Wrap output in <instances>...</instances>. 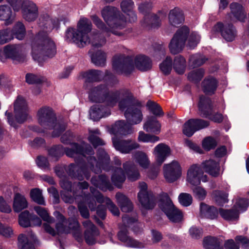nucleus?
Returning a JSON list of instances; mask_svg holds the SVG:
<instances>
[{
	"label": "nucleus",
	"mask_w": 249,
	"mask_h": 249,
	"mask_svg": "<svg viewBox=\"0 0 249 249\" xmlns=\"http://www.w3.org/2000/svg\"><path fill=\"white\" fill-rule=\"evenodd\" d=\"M64 153L68 157L74 158L76 163H71L69 166L68 172L71 176L79 180L85 178L88 179L90 176V171L97 174L102 169L106 171L111 169L110 158L103 149L98 150V160L91 156L94 153L91 146L85 142L81 145L73 143L71 148H65L61 145H57L49 150V155L55 160Z\"/></svg>",
	"instance_id": "1"
},
{
	"label": "nucleus",
	"mask_w": 249,
	"mask_h": 249,
	"mask_svg": "<svg viewBox=\"0 0 249 249\" xmlns=\"http://www.w3.org/2000/svg\"><path fill=\"white\" fill-rule=\"evenodd\" d=\"M90 101L93 102L105 103L107 106L113 107L118 101L120 109L124 110L127 123L131 125L140 124L143 118L140 108L132 104L133 96L126 89H112L110 84L100 85L91 89L89 93Z\"/></svg>",
	"instance_id": "2"
},
{
	"label": "nucleus",
	"mask_w": 249,
	"mask_h": 249,
	"mask_svg": "<svg viewBox=\"0 0 249 249\" xmlns=\"http://www.w3.org/2000/svg\"><path fill=\"white\" fill-rule=\"evenodd\" d=\"M59 22L56 18H51L47 14L40 16L38 24L46 31L39 32L32 42L31 53L34 60L40 61L46 56L53 57L56 54L55 44L48 36L47 32L58 28Z\"/></svg>",
	"instance_id": "3"
},
{
	"label": "nucleus",
	"mask_w": 249,
	"mask_h": 249,
	"mask_svg": "<svg viewBox=\"0 0 249 249\" xmlns=\"http://www.w3.org/2000/svg\"><path fill=\"white\" fill-rule=\"evenodd\" d=\"M92 23L89 19L86 18H81L77 23V28H69L65 32V40L69 42H73L79 47L91 43L95 48H99L104 46L106 40L103 34L109 36L111 33L107 34L102 32L99 33L92 32L91 36L89 34L92 30Z\"/></svg>",
	"instance_id": "4"
},
{
	"label": "nucleus",
	"mask_w": 249,
	"mask_h": 249,
	"mask_svg": "<svg viewBox=\"0 0 249 249\" xmlns=\"http://www.w3.org/2000/svg\"><path fill=\"white\" fill-rule=\"evenodd\" d=\"M101 14L108 27L98 17L92 15L91 18L96 27L107 34L111 33L116 36H122L121 30L125 28L126 21L118 9L114 7L106 6L102 10Z\"/></svg>",
	"instance_id": "5"
},
{
	"label": "nucleus",
	"mask_w": 249,
	"mask_h": 249,
	"mask_svg": "<svg viewBox=\"0 0 249 249\" xmlns=\"http://www.w3.org/2000/svg\"><path fill=\"white\" fill-rule=\"evenodd\" d=\"M136 67L141 71H146L152 68L151 60L147 56L140 55L133 58L123 55H116L113 61V69L119 74H129Z\"/></svg>",
	"instance_id": "6"
},
{
	"label": "nucleus",
	"mask_w": 249,
	"mask_h": 249,
	"mask_svg": "<svg viewBox=\"0 0 249 249\" xmlns=\"http://www.w3.org/2000/svg\"><path fill=\"white\" fill-rule=\"evenodd\" d=\"M189 29L186 26H183L178 30L169 45V48L172 54H177L181 52L184 47L185 42L188 39L187 46L190 49H194L199 43L200 36L197 33L194 32L189 35Z\"/></svg>",
	"instance_id": "7"
},
{
	"label": "nucleus",
	"mask_w": 249,
	"mask_h": 249,
	"mask_svg": "<svg viewBox=\"0 0 249 249\" xmlns=\"http://www.w3.org/2000/svg\"><path fill=\"white\" fill-rule=\"evenodd\" d=\"M39 124L45 129H53L52 136L57 137L65 129L66 124L58 122L53 109L47 106L39 108L37 113Z\"/></svg>",
	"instance_id": "8"
},
{
	"label": "nucleus",
	"mask_w": 249,
	"mask_h": 249,
	"mask_svg": "<svg viewBox=\"0 0 249 249\" xmlns=\"http://www.w3.org/2000/svg\"><path fill=\"white\" fill-rule=\"evenodd\" d=\"M159 207L170 221L178 222L182 219L181 212L175 207L166 193H163L160 194Z\"/></svg>",
	"instance_id": "9"
},
{
	"label": "nucleus",
	"mask_w": 249,
	"mask_h": 249,
	"mask_svg": "<svg viewBox=\"0 0 249 249\" xmlns=\"http://www.w3.org/2000/svg\"><path fill=\"white\" fill-rule=\"evenodd\" d=\"M199 110L203 117L208 118L214 122L220 123L223 120L222 115L220 113L213 114V106L209 98L204 96L200 97L198 103Z\"/></svg>",
	"instance_id": "10"
},
{
	"label": "nucleus",
	"mask_w": 249,
	"mask_h": 249,
	"mask_svg": "<svg viewBox=\"0 0 249 249\" xmlns=\"http://www.w3.org/2000/svg\"><path fill=\"white\" fill-rule=\"evenodd\" d=\"M249 206L248 200L245 198H240L236 202L234 207L236 210H226L220 208L218 212L220 216L227 221L237 220L239 213L246 211Z\"/></svg>",
	"instance_id": "11"
},
{
	"label": "nucleus",
	"mask_w": 249,
	"mask_h": 249,
	"mask_svg": "<svg viewBox=\"0 0 249 249\" xmlns=\"http://www.w3.org/2000/svg\"><path fill=\"white\" fill-rule=\"evenodd\" d=\"M140 189L138 194L139 201L145 209H151L155 205V200L152 192L148 190L147 185L144 182H139Z\"/></svg>",
	"instance_id": "12"
},
{
	"label": "nucleus",
	"mask_w": 249,
	"mask_h": 249,
	"mask_svg": "<svg viewBox=\"0 0 249 249\" xmlns=\"http://www.w3.org/2000/svg\"><path fill=\"white\" fill-rule=\"evenodd\" d=\"M81 200H77L79 211L81 216L84 218H88L89 216V211L85 204H87L91 211L96 209V198L91 193L90 194H83L81 195Z\"/></svg>",
	"instance_id": "13"
},
{
	"label": "nucleus",
	"mask_w": 249,
	"mask_h": 249,
	"mask_svg": "<svg viewBox=\"0 0 249 249\" xmlns=\"http://www.w3.org/2000/svg\"><path fill=\"white\" fill-rule=\"evenodd\" d=\"M164 177L169 182H173L181 176V168L179 163L173 160L171 163L165 164L163 166Z\"/></svg>",
	"instance_id": "14"
},
{
	"label": "nucleus",
	"mask_w": 249,
	"mask_h": 249,
	"mask_svg": "<svg viewBox=\"0 0 249 249\" xmlns=\"http://www.w3.org/2000/svg\"><path fill=\"white\" fill-rule=\"evenodd\" d=\"M15 119L18 123L24 122L28 118V107L25 99L18 96L14 104Z\"/></svg>",
	"instance_id": "15"
},
{
	"label": "nucleus",
	"mask_w": 249,
	"mask_h": 249,
	"mask_svg": "<svg viewBox=\"0 0 249 249\" xmlns=\"http://www.w3.org/2000/svg\"><path fill=\"white\" fill-rule=\"evenodd\" d=\"M106 77V80H112L114 84L118 83V80L109 71H106L105 74L100 71L96 70H90L82 73V77L85 79L87 82L99 81Z\"/></svg>",
	"instance_id": "16"
},
{
	"label": "nucleus",
	"mask_w": 249,
	"mask_h": 249,
	"mask_svg": "<svg viewBox=\"0 0 249 249\" xmlns=\"http://www.w3.org/2000/svg\"><path fill=\"white\" fill-rule=\"evenodd\" d=\"M187 181L192 185H197L200 183L207 181V176L203 175L201 167L197 164H193L187 171Z\"/></svg>",
	"instance_id": "17"
},
{
	"label": "nucleus",
	"mask_w": 249,
	"mask_h": 249,
	"mask_svg": "<svg viewBox=\"0 0 249 249\" xmlns=\"http://www.w3.org/2000/svg\"><path fill=\"white\" fill-rule=\"evenodd\" d=\"M112 141L115 149L124 154L129 153L132 150L140 147V144L130 139L122 140L112 137Z\"/></svg>",
	"instance_id": "18"
},
{
	"label": "nucleus",
	"mask_w": 249,
	"mask_h": 249,
	"mask_svg": "<svg viewBox=\"0 0 249 249\" xmlns=\"http://www.w3.org/2000/svg\"><path fill=\"white\" fill-rule=\"evenodd\" d=\"M20 9L23 18L27 21H34L38 17V7L33 1L24 0Z\"/></svg>",
	"instance_id": "19"
},
{
	"label": "nucleus",
	"mask_w": 249,
	"mask_h": 249,
	"mask_svg": "<svg viewBox=\"0 0 249 249\" xmlns=\"http://www.w3.org/2000/svg\"><path fill=\"white\" fill-rule=\"evenodd\" d=\"M54 214L57 220H59V222L56 224V230L51 226V223L47 222L43 224L45 231L53 236H55L57 234L68 233L69 230L64 228V223H65L64 217L58 212H55Z\"/></svg>",
	"instance_id": "20"
},
{
	"label": "nucleus",
	"mask_w": 249,
	"mask_h": 249,
	"mask_svg": "<svg viewBox=\"0 0 249 249\" xmlns=\"http://www.w3.org/2000/svg\"><path fill=\"white\" fill-rule=\"evenodd\" d=\"M4 53L6 57L11 58L19 62H23L25 55L22 46L19 45H10L4 48Z\"/></svg>",
	"instance_id": "21"
},
{
	"label": "nucleus",
	"mask_w": 249,
	"mask_h": 249,
	"mask_svg": "<svg viewBox=\"0 0 249 249\" xmlns=\"http://www.w3.org/2000/svg\"><path fill=\"white\" fill-rule=\"evenodd\" d=\"M108 132L114 135L113 137L117 138L118 136L131 134L134 132V129L132 126L126 124L124 121L121 120L112 125Z\"/></svg>",
	"instance_id": "22"
},
{
	"label": "nucleus",
	"mask_w": 249,
	"mask_h": 249,
	"mask_svg": "<svg viewBox=\"0 0 249 249\" xmlns=\"http://www.w3.org/2000/svg\"><path fill=\"white\" fill-rule=\"evenodd\" d=\"M166 14L163 12H159L158 14H149L145 16L142 24L144 27L149 29L156 28L159 27L162 19L166 17Z\"/></svg>",
	"instance_id": "23"
},
{
	"label": "nucleus",
	"mask_w": 249,
	"mask_h": 249,
	"mask_svg": "<svg viewBox=\"0 0 249 249\" xmlns=\"http://www.w3.org/2000/svg\"><path fill=\"white\" fill-rule=\"evenodd\" d=\"M90 191L96 198L97 202L101 204L105 203L110 212L114 215L118 216L119 215L120 212L119 209L108 197H104L96 188L91 187Z\"/></svg>",
	"instance_id": "24"
},
{
	"label": "nucleus",
	"mask_w": 249,
	"mask_h": 249,
	"mask_svg": "<svg viewBox=\"0 0 249 249\" xmlns=\"http://www.w3.org/2000/svg\"><path fill=\"white\" fill-rule=\"evenodd\" d=\"M170 153L171 149L170 147L163 143L158 144L155 147L153 154L155 156L156 163L159 167L169 156Z\"/></svg>",
	"instance_id": "25"
},
{
	"label": "nucleus",
	"mask_w": 249,
	"mask_h": 249,
	"mask_svg": "<svg viewBox=\"0 0 249 249\" xmlns=\"http://www.w3.org/2000/svg\"><path fill=\"white\" fill-rule=\"evenodd\" d=\"M215 32H220L223 38L228 41H231L235 38V30L231 24L223 25L219 22L216 24L213 28Z\"/></svg>",
	"instance_id": "26"
},
{
	"label": "nucleus",
	"mask_w": 249,
	"mask_h": 249,
	"mask_svg": "<svg viewBox=\"0 0 249 249\" xmlns=\"http://www.w3.org/2000/svg\"><path fill=\"white\" fill-rule=\"evenodd\" d=\"M118 236L119 239L127 247L142 249L146 246V244L131 238L128 235L127 232L125 231H120L118 232Z\"/></svg>",
	"instance_id": "27"
},
{
	"label": "nucleus",
	"mask_w": 249,
	"mask_h": 249,
	"mask_svg": "<svg viewBox=\"0 0 249 249\" xmlns=\"http://www.w3.org/2000/svg\"><path fill=\"white\" fill-rule=\"evenodd\" d=\"M83 225L86 229L85 231V238L89 245H92L95 242V237L99 234L98 231L90 220H86L83 222Z\"/></svg>",
	"instance_id": "28"
},
{
	"label": "nucleus",
	"mask_w": 249,
	"mask_h": 249,
	"mask_svg": "<svg viewBox=\"0 0 249 249\" xmlns=\"http://www.w3.org/2000/svg\"><path fill=\"white\" fill-rule=\"evenodd\" d=\"M89 113L91 119L97 121L103 117L108 116L110 114V111L107 107L96 105L90 108Z\"/></svg>",
	"instance_id": "29"
},
{
	"label": "nucleus",
	"mask_w": 249,
	"mask_h": 249,
	"mask_svg": "<svg viewBox=\"0 0 249 249\" xmlns=\"http://www.w3.org/2000/svg\"><path fill=\"white\" fill-rule=\"evenodd\" d=\"M36 239V236L32 233L27 235L21 234L18 237V247L20 249H35L34 243Z\"/></svg>",
	"instance_id": "30"
},
{
	"label": "nucleus",
	"mask_w": 249,
	"mask_h": 249,
	"mask_svg": "<svg viewBox=\"0 0 249 249\" xmlns=\"http://www.w3.org/2000/svg\"><path fill=\"white\" fill-rule=\"evenodd\" d=\"M122 11L126 14L129 22L137 20V17L134 12V3L132 0H123L120 3Z\"/></svg>",
	"instance_id": "31"
},
{
	"label": "nucleus",
	"mask_w": 249,
	"mask_h": 249,
	"mask_svg": "<svg viewBox=\"0 0 249 249\" xmlns=\"http://www.w3.org/2000/svg\"><path fill=\"white\" fill-rule=\"evenodd\" d=\"M201 166L204 170L213 177H217L220 175V166L218 161L212 159L203 161Z\"/></svg>",
	"instance_id": "32"
},
{
	"label": "nucleus",
	"mask_w": 249,
	"mask_h": 249,
	"mask_svg": "<svg viewBox=\"0 0 249 249\" xmlns=\"http://www.w3.org/2000/svg\"><path fill=\"white\" fill-rule=\"evenodd\" d=\"M143 129L147 132L159 134L161 130V124L154 117H149L143 125Z\"/></svg>",
	"instance_id": "33"
},
{
	"label": "nucleus",
	"mask_w": 249,
	"mask_h": 249,
	"mask_svg": "<svg viewBox=\"0 0 249 249\" xmlns=\"http://www.w3.org/2000/svg\"><path fill=\"white\" fill-rule=\"evenodd\" d=\"M168 19L170 24L173 26H177L181 24L184 20L182 11L178 7L171 10L168 15Z\"/></svg>",
	"instance_id": "34"
},
{
	"label": "nucleus",
	"mask_w": 249,
	"mask_h": 249,
	"mask_svg": "<svg viewBox=\"0 0 249 249\" xmlns=\"http://www.w3.org/2000/svg\"><path fill=\"white\" fill-rule=\"evenodd\" d=\"M92 184L103 191L112 190L113 187L108 179L104 175L92 177L91 179Z\"/></svg>",
	"instance_id": "35"
},
{
	"label": "nucleus",
	"mask_w": 249,
	"mask_h": 249,
	"mask_svg": "<svg viewBox=\"0 0 249 249\" xmlns=\"http://www.w3.org/2000/svg\"><path fill=\"white\" fill-rule=\"evenodd\" d=\"M28 205L27 200L23 195L18 193L15 194L13 203V208L15 212H20L27 208Z\"/></svg>",
	"instance_id": "36"
},
{
	"label": "nucleus",
	"mask_w": 249,
	"mask_h": 249,
	"mask_svg": "<svg viewBox=\"0 0 249 249\" xmlns=\"http://www.w3.org/2000/svg\"><path fill=\"white\" fill-rule=\"evenodd\" d=\"M123 167L129 180L133 181L139 178L140 175L137 166L131 162H126L124 163Z\"/></svg>",
	"instance_id": "37"
},
{
	"label": "nucleus",
	"mask_w": 249,
	"mask_h": 249,
	"mask_svg": "<svg viewBox=\"0 0 249 249\" xmlns=\"http://www.w3.org/2000/svg\"><path fill=\"white\" fill-rule=\"evenodd\" d=\"M115 196L117 202L123 212L128 213L132 211L133 209L132 202L125 195L121 193H118Z\"/></svg>",
	"instance_id": "38"
},
{
	"label": "nucleus",
	"mask_w": 249,
	"mask_h": 249,
	"mask_svg": "<svg viewBox=\"0 0 249 249\" xmlns=\"http://www.w3.org/2000/svg\"><path fill=\"white\" fill-rule=\"evenodd\" d=\"M200 211L201 216L211 219L216 218L219 213L218 211L215 207L204 203H201Z\"/></svg>",
	"instance_id": "39"
},
{
	"label": "nucleus",
	"mask_w": 249,
	"mask_h": 249,
	"mask_svg": "<svg viewBox=\"0 0 249 249\" xmlns=\"http://www.w3.org/2000/svg\"><path fill=\"white\" fill-rule=\"evenodd\" d=\"M15 15L13 14L10 7L4 4L0 5V19L5 21V24L9 25L14 20Z\"/></svg>",
	"instance_id": "40"
},
{
	"label": "nucleus",
	"mask_w": 249,
	"mask_h": 249,
	"mask_svg": "<svg viewBox=\"0 0 249 249\" xmlns=\"http://www.w3.org/2000/svg\"><path fill=\"white\" fill-rule=\"evenodd\" d=\"M231 13L233 17L241 22H244L246 18V13L243 6L237 3H232L230 5Z\"/></svg>",
	"instance_id": "41"
},
{
	"label": "nucleus",
	"mask_w": 249,
	"mask_h": 249,
	"mask_svg": "<svg viewBox=\"0 0 249 249\" xmlns=\"http://www.w3.org/2000/svg\"><path fill=\"white\" fill-rule=\"evenodd\" d=\"M112 170L113 172L111 176L112 181L114 185L120 188L125 179L124 173L120 167H112Z\"/></svg>",
	"instance_id": "42"
},
{
	"label": "nucleus",
	"mask_w": 249,
	"mask_h": 249,
	"mask_svg": "<svg viewBox=\"0 0 249 249\" xmlns=\"http://www.w3.org/2000/svg\"><path fill=\"white\" fill-rule=\"evenodd\" d=\"M134 160L141 167L147 168L150 165V160L146 154L142 151H137L133 155Z\"/></svg>",
	"instance_id": "43"
},
{
	"label": "nucleus",
	"mask_w": 249,
	"mask_h": 249,
	"mask_svg": "<svg viewBox=\"0 0 249 249\" xmlns=\"http://www.w3.org/2000/svg\"><path fill=\"white\" fill-rule=\"evenodd\" d=\"M92 62L97 66L103 67L105 65L106 61V53L99 50L95 53L89 52Z\"/></svg>",
	"instance_id": "44"
},
{
	"label": "nucleus",
	"mask_w": 249,
	"mask_h": 249,
	"mask_svg": "<svg viewBox=\"0 0 249 249\" xmlns=\"http://www.w3.org/2000/svg\"><path fill=\"white\" fill-rule=\"evenodd\" d=\"M217 81L213 77H208L202 82L203 91L206 94H213L217 88Z\"/></svg>",
	"instance_id": "45"
},
{
	"label": "nucleus",
	"mask_w": 249,
	"mask_h": 249,
	"mask_svg": "<svg viewBox=\"0 0 249 249\" xmlns=\"http://www.w3.org/2000/svg\"><path fill=\"white\" fill-rule=\"evenodd\" d=\"M69 228H66L64 226L65 229H68L70 232V230L73 231V235L76 238V240L79 241L81 239V231L80 230V225L78 221L73 218L69 219Z\"/></svg>",
	"instance_id": "46"
},
{
	"label": "nucleus",
	"mask_w": 249,
	"mask_h": 249,
	"mask_svg": "<svg viewBox=\"0 0 249 249\" xmlns=\"http://www.w3.org/2000/svg\"><path fill=\"white\" fill-rule=\"evenodd\" d=\"M203 247L205 249H223L220 242L214 237H207L204 239Z\"/></svg>",
	"instance_id": "47"
},
{
	"label": "nucleus",
	"mask_w": 249,
	"mask_h": 249,
	"mask_svg": "<svg viewBox=\"0 0 249 249\" xmlns=\"http://www.w3.org/2000/svg\"><path fill=\"white\" fill-rule=\"evenodd\" d=\"M100 135V132L97 129L93 130H89L88 140L95 147L105 144V142L99 138Z\"/></svg>",
	"instance_id": "48"
},
{
	"label": "nucleus",
	"mask_w": 249,
	"mask_h": 249,
	"mask_svg": "<svg viewBox=\"0 0 249 249\" xmlns=\"http://www.w3.org/2000/svg\"><path fill=\"white\" fill-rule=\"evenodd\" d=\"M186 68L185 58L181 55L176 56L174 60L173 68L179 74L184 73Z\"/></svg>",
	"instance_id": "49"
},
{
	"label": "nucleus",
	"mask_w": 249,
	"mask_h": 249,
	"mask_svg": "<svg viewBox=\"0 0 249 249\" xmlns=\"http://www.w3.org/2000/svg\"><path fill=\"white\" fill-rule=\"evenodd\" d=\"M11 32L13 37L15 36L17 39L22 40L25 35V26L22 23L18 22L14 25Z\"/></svg>",
	"instance_id": "50"
},
{
	"label": "nucleus",
	"mask_w": 249,
	"mask_h": 249,
	"mask_svg": "<svg viewBox=\"0 0 249 249\" xmlns=\"http://www.w3.org/2000/svg\"><path fill=\"white\" fill-rule=\"evenodd\" d=\"M138 140L140 142L145 143H155L160 141L159 137L150 134H146L142 131L139 132Z\"/></svg>",
	"instance_id": "51"
},
{
	"label": "nucleus",
	"mask_w": 249,
	"mask_h": 249,
	"mask_svg": "<svg viewBox=\"0 0 249 249\" xmlns=\"http://www.w3.org/2000/svg\"><path fill=\"white\" fill-rule=\"evenodd\" d=\"M213 198L216 204L219 206H223L228 202V194L220 191H214L212 193Z\"/></svg>",
	"instance_id": "52"
},
{
	"label": "nucleus",
	"mask_w": 249,
	"mask_h": 249,
	"mask_svg": "<svg viewBox=\"0 0 249 249\" xmlns=\"http://www.w3.org/2000/svg\"><path fill=\"white\" fill-rule=\"evenodd\" d=\"M30 196L32 200L39 205H45V200L42 196V192L38 188L33 189L30 192Z\"/></svg>",
	"instance_id": "53"
},
{
	"label": "nucleus",
	"mask_w": 249,
	"mask_h": 249,
	"mask_svg": "<svg viewBox=\"0 0 249 249\" xmlns=\"http://www.w3.org/2000/svg\"><path fill=\"white\" fill-rule=\"evenodd\" d=\"M31 214L28 211H24L22 212L18 217L19 225L23 227H28L31 226Z\"/></svg>",
	"instance_id": "54"
},
{
	"label": "nucleus",
	"mask_w": 249,
	"mask_h": 249,
	"mask_svg": "<svg viewBox=\"0 0 249 249\" xmlns=\"http://www.w3.org/2000/svg\"><path fill=\"white\" fill-rule=\"evenodd\" d=\"M70 191H62L61 192V197L63 200L66 203H72L74 200L77 202V200H81V196H78V193L73 190V195L75 197H72L69 195Z\"/></svg>",
	"instance_id": "55"
},
{
	"label": "nucleus",
	"mask_w": 249,
	"mask_h": 249,
	"mask_svg": "<svg viewBox=\"0 0 249 249\" xmlns=\"http://www.w3.org/2000/svg\"><path fill=\"white\" fill-rule=\"evenodd\" d=\"M34 210L44 221L50 223L54 222V218L49 216L48 212L45 208L40 206H36L34 207Z\"/></svg>",
	"instance_id": "56"
},
{
	"label": "nucleus",
	"mask_w": 249,
	"mask_h": 249,
	"mask_svg": "<svg viewBox=\"0 0 249 249\" xmlns=\"http://www.w3.org/2000/svg\"><path fill=\"white\" fill-rule=\"evenodd\" d=\"M207 59L204 56L200 54H195L190 56V63L193 67H198L203 64Z\"/></svg>",
	"instance_id": "57"
},
{
	"label": "nucleus",
	"mask_w": 249,
	"mask_h": 249,
	"mask_svg": "<svg viewBox=\"0 0 249 249\" xmlns=\"http://www.w3.org/2000/svg\"><path fill=\"white\" fill-rule=\"evenodd\" d=\"M217 142L212 137H207L203 139L202 142L203 148L206 151H210L214 149L217 145Z\"/></svg>",
	"instance_id": "58"
},
{
	"label": "nucleus",
	"mask_w": 249,
	"mask_h": 249,
	"mask_svg": "<svg viewBox=\"0 0 249 249\" xmlns=\"http://www.w3.org/2000/svg\"><path fill=\"white\" fill-rule=\"evenodd\" d=\"M45 80L44 78L32 73H28L25 75V81L28 84H40Z\"/></svg>",
	"instance_id": "59"
},
{
	"label": "nucleus",
	"mask_w": 249,
	"mask_h": 249,
	"mask_svg": "<svg viewBox=\"0 0 249 249\" xmlns=\"http://www.w3.org/2000/svg\"><path fill=\"white\" fill-rule=\"evenodd\" d=\"M203 75L204 70L198 69L191 71L188 75V78L190 81L197 83L202 79Z\"/></svg>",
	"instance_id": "60"
},
{
	"label": "nucleus",
	"mask_w": 249,
	"mask_h": 249,
	"mask_svg": "<svg viewBox=\"0 0 249 249\" xmlns=\"http://www.w3.org/2000/svg\"><path fill=\"white\" fill-rule=\"evenodd\" d=\"M193 121V119H190L183 126V133L189 137L192 136L196 132L195 126L192 122Z\"/></svg>",
	"instance_id": "61"
},
{
	"label": "nucleus",
	"mask_w": 249,
	"mask_h": 249,
	"mask_svg": "<svg viewBox=\"0 0 249 249\" xmlns=\"http://www.w3.org/2000/svg\"><path fill=\"white\" fill-rule=\"evenodd\" d=\"M146 106L154 115L158 116L163 115L161 107L157 103L149 101L147 102Z\"/></svg>",
	"instance_id": "62"
},
{
	"label": "nucleus",
	"mask_w": 249,
	"mask_h": 249,
	"mask_svg": "<svg viewBox=\"0 0 249 249\" xmlns=\"http://www.w3.org/2000/svg\"><path fill=\"white\" fill-rule=\"evenodd\" d=\"M13 38L14 37L10 29H6L0 31V45L5 44L11 41Z\"/></svg>",
	"instance_id": "63"
},
{
	"label": "nucleus",
	"mask_w": 249,
	"mask_h": 249,
	"mask_svg": "<svg viewBox=\"0 0 249 249\" xmlns=\"http://www.w3.org/2000/svg\"><path fill=\"white\" fill-rule=\"evenodd\" d=\"M172 60L170 57L167 56L166 59L160 64V70L165 74H168L172 70Z\"/></svg>",
	"instance_id": "64"
}]
</instances>
